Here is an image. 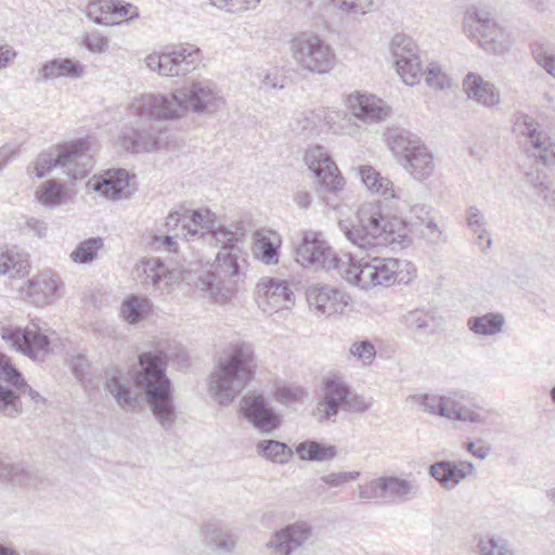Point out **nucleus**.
Listing matches in <instances>:
<instances>
[{"mask_svg": "<svg viewBox=\"0 0 555 555\" xmlns=\"http://www.w3.org/2000/svg\"><path fill=\"white\" fill-rule=\"evenodd\" d=\"M462 29L468 38L476 40L479 47L490 54L501 55L513 44L511 34L496 23L489 10L483 8L469 5L464 14Z\"/></svg>", "mask_w": 555, "mask_h": 555, "instance_id": "nucleus-8", "label": "nucleus"}, {"mask_svg": "<svg viewBox=\"0 0 555 555\" xmlns=\"http://www.w3.org/2000/svg\"><path fill=\"white\" fill-rule=\"evenodd\" d=\"M475 466L468 461L453 462V486L457 485L461 480L472 475Z\"/></svg>", "mask_w": 555, "mask_h": 555, "instance_id": "nucleus-62", "label": "nucleus"}, {"mask_svg": "<svg viewBox=\"0 0 555 555\" xmlns=\"http://www.w3.org/2000/svg\"><path fill=\"white\" fill-rule=\"evenodd\" d=\"M64 197V186L55 180L47 181L38 191V198L46 206H57L62 203Z\"/></svg>", "mask_w": 555, "mask_h": 555, "instance_id": "nucleus-46", "label": "nucleus"}, {"mask_svg": "<svg viewBox=\"0 0 555 555\" xmlns=\"http://www.w3.org/2000/svg\"><path fill=\"white\" fill-rule=\"evenodd\" d=\"M349 352L361 361L363 365L372 364L376 357L375 347L370 340H362L360 343L352 344Z\"/></svg>", "mask_w": 555, "mask_h": 555, "instance_id": "nucleus-55", "label": "nucleus"}, {"mask_svg": "<svg viewBox=\"0 0 555 555\" xmlns=\"http://www.w3.org/2000/svg\"><path fill=\"white\" fill-rule=\"evenodd\" d=\"M3 466L5 469L0 480L13 485H24L27 481L29 474L22 463H9L3 460Z\"/></svg>", "mask_w": 555, "mask_h": 555, "instance_id": "nucleus-53", "label": "nucleus"}, {"mask_svg": "<svg viewBox=\"0 0 555 555\" xmlns=\"http://www.w3.org/2000/svg\"><path fill=\"white\" fill-rule=\"evenodd\" d=\"M296 452L301 460L323 462L337 455L335 446H324L318 441L306 440L296 447Z\"/></svg>", "mask_w": 555, "mask_h": 555, "instance_id": "nucleus-39", "label": "nucleus"}, {"mask_svg": "<svg viewBox=\"0 0 555 555\" xmlns=\"http://www.w3.org/2000/svg\"><path fill=\"white\" fill-rule=\"evenodd\" d=\"M305 295L309 308L322 312H343L351 301L345 292L328 285H311Z\"/></svg>", "mask_w": 555, "mask_h": 555, "instance_id": "nucleus-22", "label": "nucleus"}, {"mask_svg": "<svg viewBox=\"0 0 555 555\" xmlns=\"http://www.w3.org/2000/svg\"><path fill=\"white\" fill-rule=\"evenodd\" d=\"M142 271L145 275L143 283L151 284L154 288L160 292H170L169 286L171 285L175 278V272L169 271L164 262L158 258H151L142 263Z\"/></svg>", "mask_w": 555, "mask_h": 555, "instance_id": "nucleus-31", "label": "nucleus"}, {"mask_svg": "<svg viewBox=\"0 0 555 555\" xmlns=\"http://www.w3.org/2000/svg\"><path fill=\"white\" fill-rule=\"evenodd\" d=\"M173 357L181 363L188 362V354L183 349H172L168 345L140 353V370L129 371L135 387L144 391L154 417L165 430L171 429L177 420L171 382L166 375L167 363Z\"/></svg>", "mask_w": 555, "mask_h": 555, "instance_id": "nucleus-2", "label": "nucleus"}, {"mask_svg": "<svg viewBox=\"0 0 555 555\" xmlns=\"http://www.w3.org/2000/svg\"><path fill=\"white\" fill-rule=\"evenodd\" d=\"M199 61V48L190 43L169 52L151 53L145 57L147 68L166 77L185 76L196 68Z\"/></svg>", "mask_w": 555, "mask_h": 555, "instance_id": "nucleus-13", "label": "nucleus"}, {"mask_svg": "<svg viewBox=\"0 0 555 555\" xmlns=\"http://www.w3.org/2000/svg\"><path fill=\"white\" fill-rule=\"evenodd\" d=\"M373 487L374 494L388 502L403 503L420 495V486L414 479L383 476L373 480Z\"/></svg>", "mask_w": 555, "mask_h": 555, "instance_id": "nucleus-19", "label": "nucleus"}, {"mask_svg": "<svg viewBox=\"0 0 555 555\" xmlns=\"http://www.w3.org/2000/svg\"><path fill=\"white\" fill-rule=\"evenodd\" d=\"M429 475L440 482L442 486L448 487L451 480V462L440 461L429 466Z\"/></svg>", "mask_w": 555, "mask_h": 555, "instance_id": "nucleus-60", "label": "nucleus"}, {"mask_svg": "<svg viewBox=\"0 0 555 555\" xmlns=\"http://www.w3.org/2000/svg\"><path fill=\"white\" fill-rule=\"evenodd\" d=\"M104 377L105 390L115 398L119 406H135L138 393L132 390L121 370L115 366L108 367L104 372Z\"/></svg>", "mask_w": 555, "mask_h": 555, "instance_id": "nucleus-28", "label": "nucleus"}, {"mask_svg": "<svg viewBox=\"0 0 555 555\" xmlns=\"http://www.w3.org/2000/svg\"><path fill=\"white\" fill-rule=\"evenodd\" d=\"M114 0H95L88 4L87 15L96 24H118L119 21L114 20Z\"/></svg>", "mask_w": 555, "mask_h": 555, "instance_id": "nucleus-44", "label": "nucleus"}, {"mask_svg": "<svg viewBox=\"0 0 555 555\" xmlns=\"http://www.w3.org/2000/svg\"><path fill=\"white\" fill-rule=\"evenodd\" d=\"M526 182L535 189L539 195L550 190L551 180L543 170H531L525 173Z\"/></svg>", "mask_w": 555, "mask_h": 555, "instance_id": "nucleus-58", "label": "nucleus"}, {"mask_svg": "<svg viewBox=\"0 0 555 555\" xmlns=\"http://www.w3.org/2000/svg\"><path fill=\"white\" fill-rule=\"evenodd\" d=\"M244 417L260 433L271 434L281 426V416L260 395L244 396L241 400Z\"/></svg>", "mask_w": 555, "mask_h": 555, "instance_id": "nucleus-17", "label": "nucleus"}, {"mask_svg": "<svg viewBox=\"0 0 555 555\" xmlns=\"http://www.w3.org/2000/svg\"><path fill=\"white\" fill-rule=\"evenodd\" d=\"M514 131L524 138V149L529 158L545 167L555 165V143L533 117L521 112L516 113Z\"/></svg>", "mask_w": 555, "mask_h": 555, "instance_id": "nucleus-12", "label": "nucleus"}, {"mask_svg": "<svg viewBox=\"0 0 555 555\" xmlns=\"http://www.w3.org/2000/svg\"><path fill=\"white\" fill-rule=\"evenodd\" d=\"M358 173L362 183L372 193L391 198L400 197V195L393 189V183L388 178L380 176V173L376 171L372 166H360L358 168Z\"/></svg>", "mask_w": 555, "mask_h": 555, "instance_id": "nucleus-33", "label": "nucleus"}, {"mask_svg": "<svg viewBox=\"0 0 555 555\" xmlns=\"http://www.w3.org/2000/svg\"><path fill=\"white\" fill-rule=\"evenodd\" d=\"M2 338L13 348L34 361H43L49 353L50 340L47 335L29 328L2 327Z\"/></svg>", "mask_w": 555, "mask_h": 555, "instance_id": "nucleus-16", "label": "nucleus"}, {"mask_svg": "<svg viewBox=\"0 0 555 555\" xmlns=\"http://www.w3.org/2000/svg\"><path fill=\"white\" fill-rule=\"evenodd\" d=\"M204 542L212 550L231 553L236 546L235 537L227 529L208 525L204 530Z\"/></svg>", "mask_w": 555, "mask_h": 555, "instance_id": "nucleus-36", "label": "nucleus"}, {"mask_svg": "<svg viewBox=\"0 0 555 555\" xmlns=\"http://www.w3.org/2000/svg\"><path fill=\"white\" fill-rule=\"evenodd\" d=\"M122 149L131 153L151 152L159 147V140L153 126L149 129L141 127H125L120 135Z\"/></svg>", "mask_w": 555, "mask_h": 555, "instance_id": "nucleus-26", "label": "nucleus"}, {"mask_svg": "<svg viewBox=\"0 0 555 555\" xmlns=\"http://www.w3.org/2000/svg\"><path fill=\"white\" fill-rule=\"evenodd\" d=\"M130 176L125 169H108L88 181L87 188L107 199L128 196Z\"/></svg>", "mask_w": 555, "mask_h": 555, "instance_id": "nucleus-20", "label": "nucleus"}, {"mask_svg": "<svg viewBox=\"0 0 555 555\" xmlns=\"http://www.w3.org/2000/svg\"><path fill=\"white\" fill-rule=\"evenodd\" d=\"M408 401L416 404L422 411L431 415H440L450 418L451 414L447 408L444 397L429 393L413 395L408 397Z\"/></svg>", "mask_w": 555, "mask_h": 555, "instance_id": "nucleus-40", "label": "nucleus"}, {"mask_svg": "<svg viewBox=\"0 0 555 555\" xmlns=\"http://www.w3.org/2000/svg\"><path fill=\"white\" fill-rule=\"evenodd\" d=\"M63 283L56 274L41 272L27 281L23 289L24 298L37 308L60 297V289Z\"/></svg>", "mask_w": 555, "mask_h": 555, "instance_id": "nucleus-23", "label": "nucleus"}, {"mask_svg": "<svg viewBox=\"0 0 555 555\" xmlns=\"http://www.w3.org/2000/svg\"><path fill=\"white\" fill-rule=\"evenodd\" d=\"M85 46L91 52H102L107 47V39L100 34H91L86 37Z\"/></svg>", "mask_w": 555, "mask_h": 555, "instance_id": "nucleus-64", "label": "nucleus"}, {"mask_svg": "<svg viewBox=\"0 0 555 555\" xmlns=\"http://www.w3.org/2000/svg\"><path fill=\"white\" fill-rule=\"evenodd\" d=\"M256 302L262 311L273 309V312L289 310L293 308L295 299L292 291L283 281L272 279L262 280L256 287Z\"/></svg>", "mask_w": 555, "mask_h": 555, "instance_id": "nucleus-18", "label": "nucleus"}, {"mask_svg": "<svg viewBox=\"0 0 555 555\" xmlns=\"http://www.w3.org/2000/svg\"><path fill=\"white\" fill-rule=\"evenodd\" d=\"M346 238L362 250H375L405 237V227L396 218L383 215L378 203L362 204L353 220H340Z\"/></svg>", "mask_w": 555, "mask_h": 555, "instance_id": "nucleus-4", "label": "nucleus"}, {"mask_svg": "<svg viewBox=\"0 0 555 555\" xmlns=\"http://www.w3.org/2000/svg\"><path fill=\"white\" fill-rule=\"evenodd\" d=\"M89 146L87 140H77L40 153L35 165L36 176L43 178L52 169H60L72 181L85 178L92 168Z\"/></svg>", "mask_w": 555, "mask_h": 555, "instance_id": "nucleus-7", "label": "nucleus"}, {"mask_svg": "<svg viewBox=\"0 0 555 555\" xmlns=\"http://www.w3.org/2000/svg\"><path fill=\"white\" fill-rule=\"evenodd\" d=\"M112 9L115 21H118L119 18L132 20L138 16L137 8L130 3H121L120 1L114 0V7Z\"/></svg>", "mask_w": 555, "mask_h": 555, "instance_id": "nucleus-63", "label": "nucleus"}, {"mask_svg": "<svg viewBox=\"0 0 555 555\" xmlns=\"http://www.w3.org/2000/svg\"><path fill=\"white\" fill-rule=\"evenodd\" d=\"M305 162L308 168L318 178L322 192L338 194L345 186V179L341 177L336 164L332 160L325 150L315 145L307 150Z\"/></svg>", "mask_w": 555, "mask_h": 555, "instance_id": "nucleus-14", "label": "nucleus"}, {"mask_svg": "<svg viewBox=\"0 0 555 555\" xmlns=\"http://www.w3.org/2000/svg\"><path fill=\"white\" fill-rule=\"evenodd\" d=\"M85 72V66L81 65L77 60L65 57V59H53L42 64L36 77L37 82H43L57 78H81Z\"/></svg>", "mask_w": 555, "mask_h": 555, "instance_id": "nucleus-27", "label": "nucleus"}, {"mask_svg": "<svg viewBox=\"0 0 555 555\" xmlns=\"http://www.w3.org/2000/svg\"><path fill=\"white\" fill-rule=\"evenodd\" d=\"M463 90L469 100L493 109L501 104V91L491 81L476 73H468L463 80Z\"/></svg>", "mask_w": 555, "mask_h": 555, "instance_id": "nucleus-24", "label": "nucleus"}, {"mask_svg": "<svg viewBox=\"0 0 555 555\" xmlns=\"http://www.w3.org/2000/svg\"><path fill=\"white\" fill-rule=\"evenodd\" d=\"M151 309L152 305L147 298L131 295L122 301L120 312H150Z\"/></svg>", "mask_w": 555, "mask_h": 555, "instance_id": "nucleus-59", "label": "nucleus"}, {"mask_svg": "<svg viewBox=\"0 0 555 555\" xmlns=\"http://www.w3.org/2000/svg\"><path fill=\"white\" fill-rule=\"evenodd\" d=\"M465 449L476 459L485 460L491 451V446L486 443L482 439L476 441H467L464 443Z\"/></svg>", "mask_w": 555, "mask_h": 555, "instance_id": "nucleus-61", "label": "nucleus"}, {"mask_svg": "<svg viewBox=\"0 0 555 555\" xmlns=\"http://www.w3.org/2000/svg\"><path fill=\"white\" fill-rule=\"evenodd\" d=\"M280 236L276 232L257 230L254 233V254L264 264H275L279 261Z\"/></svg>", "mask_w": 555, "mask_h": 555, "instance_id": "nucleus-30", "label": "nucleus"}, {"mask_svg": "<svg viewBox=\"0 0 555 555\" xmlns=\"http://www.w3.org/2000/svg\"><path fill=\"white\" fill-rule=\"evenodd\" d=\"M256 449L260 456L278 464H286L294 454L286 443L273 439L259 441Z\"/></svg>", "mask_w": 555, "mask_h": 555, "instance_id": "nucleus-38", "label": "nucleus"}, {"mask_svg": "<svg viewBox=\"0 0 555 555\" xmlns=\"http://www.w3.org/2000/svg\"><path fill=\"white\" fill-rule=\"evenodd\" d=\"M311 537V527L305 521H296L274 532L267 543L273 555H289Z\"/></svg>", "mask_w": 555, "mask_h": 555, "instance_id": "nucleus-21", "label": "nucleus"}, {"mask_svg": "<svg viewBox=\"0 0 555 555\" xmlns=\"http://www.w3.org/2000/svg\"><path fill=\"white\" fill-rule=\"evenodd\" d=\"M104 246L101 237H90L80 242L69 254L73 262L78 264H89L98 257V253Z\"/></svg>", "mask_w": 555, "mask_h": 555, "instance_id": "nucleus-41", "label": "nucleus"}, {"mask_svg": "<svg viewBox=\"0 0 555 555\" xmlns=\"http://www.w3.org/2000/svg\"><path fill=\"white\" fill-rule=\"evenodd\" d=\"M246 232L243 223H236L234 230L215 225L208 233L220 250L210 270L198 276L196 286L210 300L223 304L244 284L247 261L240 244L243 243Z\"/></svg>", "mask_w": 555, "mask_h": 555, "instance_id": "nucleus-1", "label": "nucleus"}, {"mask_svg": "<svg viewBox=\"0 0 555 555\" xmlns=\"http://www.w3.org/2000/svg\"><path fill=\"white\" fill-rule=\"evenodd\" d=\"M22 412V402L15 392L0 385V413L4 416L15 417Z\"/></svg>", "mask_w": 555, "mask_h": 555, "instance_id": "nucleus-47", "label": "nucleus"}, {"mask_svg": "<svg viewBox=\"0 0 555 555\" xmlns=\"http://www.w3.org/2000/svg\"><path fill=\"white\" fill-rule=\"evenodd\" d=\"M404 162L405 169L410 171L414 179L420 181L429 177L435 168L433 155L424 144H421Z\"/></svg>", "mask_w": 555, "mask_h": 555, "instance_id": "nucleus-35", "label": "nucleus"}, {"mask_svg": "<svg viewBox=\"0 0 555 555\" xmlns=\"http://www.w3.org/2000/svg\"><path fill=\"white\" fill-rule=\"evenodd\" d=\"M215 223V214L209 209H190L186 222L182 224V237L186 241L194 240L195 237H204L214 230Z\"/></svg>", "mask_w": 555, "mask_h": 555, "instance_id": "nucleus-29", "label": "nucleus"}, {"mask_svg": "<svg viewBox=\"0 0 555 555\" xmlns=\"http://www.w3.org/2000/svg\"><path fill=\"white\" fill-rule=\"evenodd\" d=\"M466 221L468 228L476 234V245L482 253L491 248L492 240L486 229V218L481 211L472 206L466 211Z\"/></svg>", "mask_w": 555, "mask_h": 555, "instance_id": "nucleus-37", "label": "nucleus"}, {"mask_svg": "<svg viewBox=\"0 0 555 555\" xmlns=\"http://www.w3.org/2000/svg\"><path fill=\"white\" fill-rule=\"evenodd\" d=\"M180 237V233L175 234H151L149 236V246L152 250L155 251H168V253H177L178 245L176 238Z\"/></svg>", "mask_w": 555, "mask_h": 555, "instance_id": "nucleus-52", "label": "nucleus"}, {"mask_svg": "<svg viewBox=\"0 0 555 555\" xmlns=\"http://www.w3.org/2000/svg\"><path fill=\"white\" fill-rule=\"evenodd\" d=\"M477 552L479 555H514L507 540L492 534L478 538Z\"/></svg>", "mask_w": 555, "mask_h": 555, "instance_id": "nucleus-42", "label": "nucleus"}, {"mask_svg": "<svg viewBox=\"0 0 555 555\" xmlns=\"http://www.w3.org/2000/svg\"><path fill=\"white\" fill-rule=\"evenodd\" d=\"M348 103L352 115L366 124L382 121L390 113L389 106L373 94H350Z\"/></svg>", "mask_w": 555, "mask_h": 555, "instance_id": "nucleus-25", "label": "nucleus"}, {"mask_svg": "<svg viewBox=\"0 0 555 555\" xmlns=\"http://www.w3.org/2000/svg\"><path fill=\"white\" fill-rule=\"evenodd\" d=\"M0 379L10 383L16 389L25 382L20 371L3 356H0Z\"/></svg>", "mask_w": 555, "mask_h": 555, "instance_id": "nucleus-56", "label": "nucleus"}, {"mask_svg": "<svg viewBox=\"0 0 555 555\" xmlns=\"http://www.w3.org/2000/svg\"><path fill=\"white\" fill-rule=\"evenodd\" d=\"M256 366L253 348L247 344L234 345L225 357L219 358L210 373L211 397L221 405L230 404L254 378Z\"/></svg>", "mask_w": 555, "mask_h": 555, "instance_id": "nucleus-5", "label": "nucleus"}, {"mask_svg": "<svg viewBox=\"0 0 555 555\" xmlns=\"http://www.w3.org/2000/svg\"><path fill=\"white\" fill-rule=\"evenodd\" d=\"M489 412L481 406L464 400V396L453 392V421L468 424L485 425L488 420Z\"/></svg>", "mask_w": 555, "mask_h": 555, "instance_id": "nucleus-32", "label": "nucleus"}, {"mask_svg": "<svg viewBox=\"0 0 555 555\" xmlns=\"http://www.w3.org/2000/svg\"><path fill=\"white\" fill-rule=\"evenodd\" d=\"M417 51L414 40L404 34H396L389 42V52L393 57L396 70L403 82L414 86L425 76L426 83L434 89L443 90L449 87V79L444 74H441L438 64L431 63L426 70H423Z\"/></svg>", "mask_w": 555, "mask_h": 555, "instance_id": "nucleus-6", "label": "nucleus"}, {"mask_svg": "<svg viewBox=\"0 0 555 555\" xmlns=\"http://www.w3.org/2000/svg\"><path fill=\"white\" fill-rule=\"evenodd\" d=\"M504 323L503 314H481L470 318L469 328L480 335H493L501 332Z\"/></svg>", "mask_w": 555, "mask_h": 555, "instance_id": "nucleus-43", "label": "nucleus"}, {"mask_svg": "<svg viewBox=\"0 0 555 555\" xmlns=\"http://www.w3.org/2000/svg\"><path fill=\"white\" fill-rule=\"evenodd\" d=\"M387 143L392 153L397 156H402L404 160L423 144L416 134L405 129H393L389 131L387 134Z\"/></svg>", "mask_w": 555, "mask_h": 555, "instance_id": "nucleus-34", "label": "nucleus"}, {"mask_svg": "<svg viewBox=\"0 0 555 555\" xmlns=\"http://www.w3.org/2000/svg\"><path fill=\"white\" fill-rule=\"evenodd\" d=\"M223 105L216 85L209 80L193 81L184 91L169 94L146 93L135 96L129 104V114L138 122L175 119L189 109L214 113Z\"/></svg>", "mask_w": 555, "mask_h": 555, "instance_id": "nucleus-3", "label": "nucleus"}, {"mask_svg": "<svg viewBox=\"0 0 555 555\" xmlns=\"http://www.w3.org/2000/svg\"><path fill=\"white\" fill-rule=\"evenodd\" d=\"M374 400L357 392L350 387L345 411L349 413L363 414L373 406Z\"/></svg>", "mask_w": 555, "mask_h": 555, "instance_id": "nucleus-54", "label": "nucleus"}, {"mask_svg": "<svg viewBox=\"0 0 555 555\" xmlns=\"http://www.w3.org/2000/svg\"><path fill=\"white\" fill-rule=\"evenodd\" d=\"M289 51L298 68L308 74H326L336 63L332 47L314 33L295 36L289 42Z\"/></svg>", "mask_w": 555, "mask_h": 555, "instance_id": "nucleus-10", "label": "nucleus"}, {"mask_svg": "<svg viewBox=\"0 0 555 555\" xmlns=\"http://www.w3.org/2000/svg\"><path fill=\"white\" fill-rule=\"evenodd\" d=\"M331 2L343 13L363 15L370 11L374 0H331Z\"/></svg>", "mask_w": 555, "mask_h": 555, "instance_id": "nucleus-51", "label": "nucleus"}, {"mask_svg": "<svg viewBox=\"0 0 555 555\" xmlns=\"http://www.w3.org/2000/svg\"><path fill=\"white\" fill-rule=\"evenodd\" d=\"M308 393L299 386H280L275 390V397L279 402L285 405H293L302 402Z\"/></svg>", "mask_w": 555, "mask_h": 555, "instance_id": "nucleus-50", "label": "nucleus"}, {"mask_svg": "<svg viewBox=\"0 0 555 555\" xmlns=\"http://www.w3.org/2000/svg\"><path fill=\"white\" fill-rule=\"evenodd\" d=\"M28 262L9 250L0 248V274L10 273L11 276L24 275Z\"/></svg>", "mask_w": 555, "mask_h": 555, "instance_id": "nucleus-45", "label": "nucleus"}, {"mask_svg": "<svg viewBox=\"0 0 555 555\" xmlns=\"http://www.w3.org/2000/svg\"><path fill=\"white\" fill-rule=\"evenodd\" d=\"M190 208L185 204L172 209L166 217L165 228L168 233H180L182 236V224L186 222Z\"/></svg>", "mask_w": 555, "mask_h": 555, "instance_id": "nucleus-49", "label": "nucleus"}, {"mask_svg": "<svg viewBox=\"0 0 555 555\" xmlns=\"http://www.w3.org/2000/svg\"><path fill=\"white\" fill-rule=\"evenodd\" d=\"M346 266H343V278L352 285L367 289L377 285L390 286L396 282L400 283V262L395 258L372 257L370 260L363 258L356 261L347 254Z\"/></svg>", "mask_w": 555, "mask_h": 555, "instance_id": "nucleus-9", "label": "nucleus"}, {"mask_svg": "<svg viewBox=\"0 0 555 555\" xmlns=\"http://www.w3.org/2000/svg\"><path fill=\"white\" fill-rule=\"evenodd\" d=\"M295 260L306 268L336 270L343 276L347 258H338L321 232L306 230L298 233L293 242Z\"/></svg>", "mask_w": 555, "mask_h": 555, "instance_id": "nucleus-11", "label": "nucleus"}, {"mask_svg": "<svg viewBox=\"0 0 555 555\" xmlns=\"http://www.w3.org/2000/svg\"><path fill=\"white\" fill-rule=\"evenodd\" d=\"M350 386L343 377L333 375L323 379L322 398L318 402L314 415L320 422H335L340 410L345 411Z\"/></svg>", "mask_w": 555, "mask_h": 555, "instance_id": "nucleus-15", "label": "nucleus"}, {"mask_svg": "<svg viewBox=\"0 0 555 555\" xmlns=\"http://www.w3.org/2000/svg\"><path fill=\"white\" fill-rule=\"evenodd\" d=\"M360 476V472H333L321 477V481L332 488L341 487L345 483L354 481Z\"/></svg>", "mask_w": 555, "mask_h": 555, "instance_id": "nucleus-57", "label": "nucleus"}, {"mask_svg": "<svg viewBox=\"0 0 555 555\" xmlns=\"http://www.w3.org/2000/svg\"><path fill=\"white\" fill-rule=\"evenodd\" d=\"M531 53L535 62L555 77V55L550 48L544 43L534 42L531 44Z\"/></svg>", "mask_w": 555, "mask_h": 555, "instance_id": "nucleus-48", "label": "nucleus"}]
</instances>
